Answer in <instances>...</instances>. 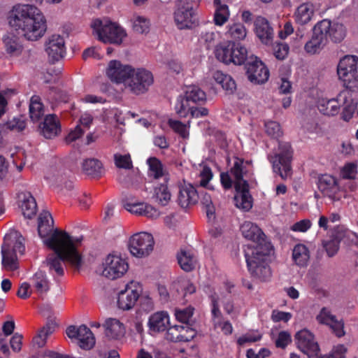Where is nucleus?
<instances>
[{"instance_id":"30","label":"nucleus","mask_w":358,"mask_h":358,"mask_svg":"<svg viewBox=\"0 0 358 358\" xmlns=\"http://www.w3.org/2000/svg\"><path fill=\"white\" fill-rule=\"evenodd\" d=\"M126 210L131 213L138 215H144L152 219L157 218L159 215V213L156 208L143 202L127 203Z\"/></svg>"},{"instance_id":"32","label":"nucleus","mask_w":358,"mask_h":358,"mask_svg":"<svg viewBox=\"0 0 358 358\" xmlns=\"http://www.w3.org/2000/svg\"><path fill=\"white\" fill-rule=\"evenodd\" d=\"M31 282L38 296L43 299L50 289V282L45 272L38 271L31 279Z\"/></svg>"},{"instance_id":"15","label":"nucleus","mask_w":358,"mask_h":358,"mask_svg":"<svg viewBox=\"0 0 358 358\" xmlns=\"http://www.w3.org/2000/svg\"><path fill=\"white\" fill-rule=\"evenodd\" d=\"M70 338H76L78 346L85 350L92 349L95 345V338L92 331L85 324L77 327L71 325L66 330Z\"/></svg>"},{"instance_id":"20","label":"nucleus","mask_w":358,"mask_h":358,"mask_svg":"<svg viewBox=\"0 0 358 358\" xmlns=\"http://www.w3.org/2000/svg\"><path fill=\"white\" fill-rule=\"evenodd\" d=\"M317 188L324 196L335 199L339 190L338 181L335 177L329 174H322L318 176Z\"/></svg>"},{"instance_id":"17","label":"nucleus","mask_w":358,"mask_h":358,"mask_svg":"<svg viewBox=\"0 0 358 358\" xmlns=\"http://www.w3.org/2000/svg\"><path fill=\"white\" fill-rule=\"evenodd\" d=\"M134 68L128 64H122L120 61L112 60L109 62L106 75L113 83H122L129 79Z\"/></svg>"},{"instance_id":"19","label":"nucleus","mask_w":358,"mask_h":358,"mask_svg":"<svg viewBox=\"0 0 358 358\" xmlns=\"http://www.w3.org/2000/svg\"><path fill=\"white\" fill-rule=\"evenodd\" d=\"M45 50L52 63L63 58L66 54L64 38L60 35H52L46 44Z\"/></svg>"},{"instance_id":"5","label":"nucleus","mask_w":358,"mask_h":358,"mask_svg":"<svg viewBox=\"0 0 358 358\" xmlns=\"http://www.w3.org/2000/svg\"><path fill=\"white\" fill-rule=\"evenodd\" d=\"M25 250L24 238L20 235L15 239H11L10 236H5L1 245V264L7 271H13L19 268L17 253L23 255Z\"/></svg>"},{"instance_id":"56","label":"nucleus","mask_w":358,"mask_h":358,"mask_svg":"<svg viewBox=\"0 0 358 358\" xmlns=\"http://www.w3.org/2000/svg\"><path fill=\"white\" fill-rule=\"evenodd\" d=\"M289 45L284 43H276L273 46V55L279 60L285 59L289 53Z\"/></svg>"},{"instance_id":"52","label":"nucleus","mask_w":358,"mask_h":358,"mask_svg":"<svg viewBox=\"0 0 358 358\" xmlns=\"http://www.w3.org/2000/svg\"><path fill=\"white\" fill-rule=\"evenodd\" d=\"M323 248H324L328 257L335 256L340 248V241L337 238H331L327 241H323Z\"/></svg>"},{"instance_id":"48","label":"nucleus","mask_w":358,"mask_h":358,"mask_svg":"<svg viewBox=\"0 0 358 358\" xmlns=\"http://www.w3.org/2000/svg\"><path fill=\"white\" fill-rule=\"evenodd\" d=\"M233 49L234 51H233V55H231V63L235 65H245L250 57L248 56L247 49L240 43H234V47Z\"/></svg>"},{"instance_id":"61","label":"nucleus","mask_w":358,"mask_h":358,"mask_svg":"<svg viewBox=\"0 0 358 358\" xmlns=\"http://www.w3.org/2000/svg\"><path fill=\"white\" fill-rule=\"evenodd\" d=\"M357 173V166L355 163L346 164L341 170V175L344 179H354Z\"/></svg>"},{"instance_id":"18","label":"nucleus","mask_w":358,"mask_h":358,"mask_svg":"<svg viewBox=\"0 0 358 358\" xmlns=\"http://www.w3.org/2000/svg\"><path fill=\"white\" fill-rule=\"evenodd\" d=\"M320 323L329 326L333 333L338 338L345 335L344 322L343 320H338L336 317L331 313L326 307H323L316 317Z\"/></svg>"},{"instance_id":"64","label":"nucleus","mask_w":358,"mask_h":358,"mask_svg":"<svg viewBox=\"0 0 358 358\" xmlns=\"http://www.w3.org/2000/svg\"><path fill=\"white\" fill-rule=\"evenodd\" d=\"M292 316L290 313L274 310L271 314V320L274 322L280 321L287 322L292 318Z\"/></svg>"},{"instance_id":"49","label":"nucleus","mask_w":358,"mask_h":358,"mask_svg":"<svg viewBox=\"0 0 358 358\" xmlns=\"http://www.w3.org/2000/svg\"><path fill=\"white\" fill-rule=\"evenodd\" d=\"M190 103L185 96H180L178 98L175 105V110L180 117H185L189 114H191L193 106H191Z\"/></svg>"},{"instance_id":"47","label":"nucleus","mask_w":358,"mask_h":358,"mask_svg":"<svg viewBox=\"0 0 358 358\" xmlns=\"http://www.w3.org/2000/svg\"><path fill=\"white\" fill-rule=\"evenodd\" d=\"M147 164L148 165V174L150 176H152L155 179H158L161 177L163 178L164 176L163 164L162 162L155 157H149L147 159Z\"/></svg>"},{"instance_id":"9","label":"nucleus","mask_w":358,"mask_h":358,"mask_svg":"<svg viewBox=\"0 0 358 358\" xmlns=\"http://www.w3.org/2000/svg\"><path fill=\"white\" fill-rule=\"evenodd\" d=\"M154 83V77L151 71L139 68L134 69L127 85L129 90L136 95L147 92Z\"/></svg>"},{"instance_id":"28","label":"nucleus","mask_w":358,"mask_h":358,"mask_svg":"<svg viewBox=\"0 0 358 358\" xmlns=\"http://www.w3.org/2000/svg\"><path fill=\"white\" fill-rule=\"evenodd\" d=\"M20 208L23 215L29 219L32 218L37 212V204L34 197L29 192H22L18 194Z\"/></svg>"},{"instance_id":"38","label":"nucleus","mask_w":358,"mask_h":358,"mask_svg":"<svg viewBox=\"0 0 358 358\" xmlns=\"http://www.w3.org/2000/svg\"><path fill=\"white\" fill-rule=\"evenodd\" d=\"M248 164V161H245L242 158H235L233 166L230 169V173L235 180L234 186L237 185V184L241 185L242 182H248L246 180L243 179V176L244 175H246L248 172L245 164Z\"/></svg>"},{"instance_id":"40","label":"nucleus","mask_w":358,"mask_h":358,"mask_svg":"<svg viewBox=\"0 0 358 358\" xmlns=\"http://www.w3.org/2000/svg\"><path fill=\"white\" fill-rule=\"evenodd\" d=\"M3 41L7 53L12 56H17L21 54L23 47L19 37L13 33H9L3 37Z\"/></svg>"},{"instance_id":"34","label":"nucleus","mask_w":358,"mask_h":358,"mask_svg":"<svg viewBox=\"0 0 358 358\" xmlns=\"http://www.w3.org/2000/svg\"><path fill=\"white\" fill-rule=\"evenodd\" d=\"M82 169L85 175L94 178H100L103 173L101 162L95 158L85 159L82 164Z\"/></svg>"},{"instance_id":"42","label":"nucleus","mask_w":358,"mask_h":358,"mask_svg":"<svg viewBox=\"0 0 358 358\" xmlns=\"http://www.w3.org/2000/svg\"><path fill=\"white\" fill-rule=\"evenodd\" d=\"M55 327L56 324L54 322L48 321L33 338L34 345L38 348H43L46 343L48 337L55 331Z\"/></svg>"},{"instance_id":"2","label":"nucleus","mask_w":358,"mask_h":358,"mask_svg":"<svg viewBox=\"0 0 358 358\" xmlns=\"http://www.w3.org/2000/svg\"><path fill=\"white\" fill-rule=\"evenodd\" d=\"M83 241V236L74 238L67 232L55 229L51 236L45 241V245L54 251L48 255L46 264L49 272L54 275H64L63 263L69 262L73 267L79 269L82 257L77 247Z\"/></svg>"},{"instance_id":"16","label":"nucleus","mask_w":358,"mask_h":358,"mask_svg":"<svg viewBox=\"0 0 358 358\" xmlns=\"http://www.w3.org/2000/svg\"><path fill=\"white\" fill-rule=\"evenodd\" d=\"M141 287L136 286V283L131 282L127 284L124 290L118 294L117 306L119 308L127 310L132 308L136 304L140 296Z\"/></svg>"},{"instance_id":"11","label":"nucleus","mask_w":358,"mask_h":358,"mask_svg":"<svg viewBox=\"0 0 358 358\" xmlns=\"http://www.w3.org/2000/svg\"><path fill=\"white\" fill-rule=\"evenodd\" d=\"M245 69L248 79L253 84H264L268 80V69L259 58L253 55L248 59Z\"/></svg>"},{"instance_id":"39","label":"nucleus","mask_w":358,"mask_h":358,"mask_svg":"<svg viewBox=\"0 0 358 358\" xmlns=\"http://www.w3.org/2000/svg\"><path fill=\"white\" fill-rule=\"evenodd\" d=\"M213 4L215 7L213 22L217 26H222L229 18V7L227 4L222 3L221 0H213Z\"/></svg>"},{"instance_id":"57","label":"nucleus","mask_w":358,"mask_h":358,"mask_svg":"<svg viewBox=\"0 0 358 358\" xmlns=\"http://www.w3.org/2000/svg\"><path fill=\"white\" fill-rule=\"evenodd\" d=\"M180 334L184 337L181 338L182 342H189L196 335V331L192 327V324L180 325Z\"/></svg>"},{"instance_id":"10","label":"nucleus","mask_w":358,"mask_h":358,"mask_svg":"<svg viewBox=\"0 0 358 358\" xmlns=\"http://www.w3.org/2000/svg\"><path fill=\"white\" fill-rule=\"evenodd\" d=\"M154 244V239L150 234L141 232L129 238L128 247L133 256L141 258L148 256L153 250Z\"/></svg>"},{"instance_id":"23","label":"nucleus","mask_w":358,"mask_h":358,"mask_svg":"<svg viewBox=\"0 0 358 358\" xmlns=\"http://www.w3.org/2000/svg\"><path fill=\"white\" fill-rule=\"evenodd\" d=\"M255 31L261 41L268 45L271 43L273 37V29L269 22L264 17L258 16L254 22Z\"/></svg>"},{"instance_id":"51","label":"nucleus","mask_w":358,"mask_h":358,"mask_svg":"<svg viewBox=\"0 0 358 358\" xmlns=\"http://www.w3.org/2000/svg\"><path fill=\"white\" fill-rule=\"evenodd\" d=\"M150 22L142 16H136L133 20V29L139 34H144L149 31Z\"/></svg>"},{"instance_id":"31","label":"nucleus","mask_w":358,"mask_h":358,"mask_svg":"<svg viewBox=\"0 0 358 358\" xmlns=\"http://www.w3.org/2000/svg\"><path fill=\"white\" fill-rule=\"evenodd\" d=\"M103 327L105 334L109 339L117 340L124 334V327L118 320L108 318L106 320Z\"/></svg>"},{"instance_id":"25","label":"nucleus","mask_w":358,"mask_h":358,"mask_svg":"<svg viewBox=\"0 0 358 358\" xmlns=\"http://www.w3.org/2000/svg\"><path fill=\"white\" fill-rule=\"evenodd\" d=\"M169 325V316L165 311L152 314L148 319V326L151 334L163 332Z\"/></svg>"},{"instance_id":"4","label":"nucleus","mask_w":358,"mask_h":358,"mask_svg":"<svg viewBox=\"0 0 358 358\" xmlns=\"http://www.w3.org/2000/svg\"><path fill=\"white\" fill-rule=\"evenodd\" d=\"M173 15L179 30H192L199 26L194 0L177 1Z\"/></svg>"},{"instance_id":"45","label":"nucleus","mask_w":358,"mask_h":358,"mask_svg":"<svg viewBox=\"0 0 358 358\" xmlns=\"http://www.w3.org/2000/svg\"><path fill=\"white\" fill-rule=\"evenodd\" d=\"M184 96L192 103H203L206 100V93L196 85L187 87Z\"/></svg>"},{"instance_id":"54","label":"nucleus","mask_w":358,"mask_h":358,"mask_svg":"<svg viewBox=\"0 0 358 358\" xmlns=\"http://www.w3.org/2000/svg\"><path fill=\"white\" fill-rule=\"evenodd\" d=\"M266 133L273 138H278L282 134L280 125L275 121H268L265 123Z\"/></svg>"},{"instance_id":"29","label":"nucleus","mask_w":358,"mask_h":358,"mask_svg":"<svg viewBox=\"0 0 358 358\" xmlns=\"http://www.w3.org/2000/svg\"><path fill=\"white\" fill-rule=\"evenodd\" d=\"M317 24L313 28V36L311 38L306 42L304 49L309 54H315L320 52L327 44L322 33H320V29L317 30Z\"/></svg>"},{"instance_id":"35","label":"nucleus","mask_w":358,"mask_h":358,"mask_svg":"<svg viewBox=\"0 0 358 358\" xmlns=\"http://www.w3.org/2000/svg\"><path fill=\"white\" fill-rule=\"evenodd\" d=\"M292 260L299 267H305L310 259V250L308 248L302 243L294 245L292 250Z\"/></svg>"},{"instance_id":"6","label":"nucleus","mask_w":358,"mask_h":358,"mask_svg":"<svg viewBox=\"0 0 358 358\" xmlns=\"http://www.w3.org/2000/svg\"><path fill=\"white\" fill-rule=\"evenodd\" d=\"M92 27L96 32L99 41L104 43H114L120 45L127 34L123 28L110 20H106L103 23L99 19L92 22Z\"/></svg>"},{"instance_id":"46","label":"nucleus","mask_w":358,"mask_h":358,"mask_svg":"<svg viewBox=\"0 0 358 358\" xmlns=\"http://www.w3.org/2000/svg\"><path fill=\"white\" fill-rule=\"evenodd\" d=\"M44 115L43 105L38 96H33L30 100L29 116L33 122H38Z\"/></svg>"},{"instance_id":"24","label":"nucleus","mask_w":358,"mask_h":358,"mask_svg":"<svg viewBox=\"0 0 358 358\" xmlns=\"http://www.w3.org/2000/svg\"><path fill=\"white\" fill-rule=\"evenodd\" d=\"M41 129L42 135L45 138L52 139L57 136L61 132V124L57 116L55 114L46 115Z\"/></svg>"},{"instance_id":"3","label":"nucleus","mask_w":358,"mask_h":358,"mask_svg":"<svg viewBox=\"0 0 358 358\" xmlns=\"http://www.w3.org/2000/svg\"><path fill=\"white\" fill-rule=\"evenodd\" d=\"M8 23L18 34L27 40L36 41L47 30L46 19L36 6L29 4L15 6L10 13Z\"/></svg>"},{"instance_id":"43","label":"nucleus","mask_w":358,"mask_h":358,"mask_svg":"<svg viewBox=\"0 0 358 358\" xmlns=\"http://www.w3.org/2000/svg\"><path fill=\"white\" fill-rule=\"evenodd\" d=\"M314 13L313 5L302 3L296 9L295 13L296 22L300 24H307L310 21Z\"/></svg>"},{"instance_id":"26","label":"nucleus","mask_w":358,"mask_h":358,"mask_svg":"<svg viewBox=\"0 0 358 358\" xmlns=\"http://www.w3.org/2000/svg\"><path fill=\"white\" fill-rule=\"evenodd\" d=\"M198 199L199 194L192 185L189 184L180 187L177 202L181 208H185L194 205L197 203Z\"/></svg>"},{"instance_id":"33","label":"nucleus","mask_w":358,"mask_h":358,"mask_svg":"<svg viewBox=\"0 0 358 358\" xmlns=\"http://www.w3.org/2000/svg\"><path fill=\"white\" fill-rule=\"evenodd\" d=\"M169 178L165 176L163 178V182L157 184L154 187L153 197L159 204L165 206H166L171 198V194L168 187Z\"/></svg>"},{"instance_id":"37","label":"nucleus","mask_w":358,"mask_h":358,"mask_svg":"<svg viewBox=\"0 0 358 358\" xmlns=\"http://www.w3.org/2000/svg\"><path fill=\"white\" fill-rule=\"evenodd\" d=\"M213 79L215 81L220 85L222 89L229 94H232L236 90V84L232 77L224 73L221 71H216L213 73Z\"/></svg>"},{"instance_id":"50","label":"nucleus","mask_w":358,"mask_h":358,"mask_svg":"<svg viewBox=\"0 0 358 358\" xmlns=\"http://www.w3.org/2000/svg\"><path fill=\"white\" fill-rule=\"evenodd\" d=\"M194 308L189 306L183 309H176L175 316L176 320L185 324H190L189 321L193 316Z\"/></svg>"},{"instance_id":"53","label":"nucleus","mask_w":358,"mask_h":358,"mask_svg":"<svg viewBox=\"0 0 358 358\" xmlns=\"http://www.w3.org/2000/svg\"><path fill=\"white\" fill-rule=\"evenodd\" d=\"M114 162L115 166L119 169H131L133 168V163L129 154L127 155H114Z\"/></svg>"},{"instance_id":"21","label":"nucleus","mask_w":358,"mask_h":358,"mask_svg":"<svg viewBox=\"0 0 358 358\" xmlns=\"http://www.w3.org/2000/svg\"><path fill=\"white\" fill-rule=\"evenodd\" d=\"M338 100H341V106H343L341 118L345 122H349L357 108L358 101L352 97L350 92L347 90L338 94Z\"/></svg>"},{"instance_id":"63","label":"nucleus","mask_w":358,"mask_h":358,"mask_svg":"<svg viewBox=\"0 0 358 358\" xmlns=\"http://www.w3.org/2000/svg\"><path fill=\"white\" fill-rule=\"evenodd\" d=\"M85 133V130L80 125H77L73 130H71L66 136L65 141L67 143H71L80 138Z\"/></svg>"},{"instance_id":"1","label":"nucleus","mask_w":358,"mask_h":358,"mask_svg":"<svg viewBox=\"0 0 358 358\" xmlns=\"http://www.w3.org/2000/svg\"><path fill=\"white\" fill-rule=\"evenodd\" d=\"M242 235L252 243L244 250L247 266L251 275L262 281L271 275L269 266L273 245L266 240V236L259 227L251 222L241 226Z\"/></svg>"},{"instance_id":"58","label":"nucleus","mask_w":358,"mask_h":358,"mask_svg":"<svg viewBox=\"0 0 358 358\" xmlns=\"http://www.w3.org/2000/svg\"><path fill=\"white\" fill-rule=\"evenodd\" d=\"M347 348L344 345L335 346L329 355H320L317 358H345Z\"/></svg>"},{"instance_id":"8","label":"nucleus","mask_w":358,"mask_h":358,"mask_svg":"<svg viewBox=\"0 0 358 358\" xmlns=\"http://www.w3.org/2000/svg\"><path fill=\"white\" fill-rule=\"evenodd\" d=\"M293 150L289 143L278 142V152L271 157L270 162L273 164L274 172L278 173L282 180H286L292 175V160Z\"/></svg>"},{"instance_id":"44","label":"nucleus","mask_w":358,"mask_h":358,"mask_svg":"<svg viewBox=\"0 0 358 358\" xmlns=\"http://www.w3.org/2000/svg\"><path fill=\"white\" fill-rule=\"evenodd\" d=\"M225 35L227 38L234 41L243 40L246 37L247 31L241 22H234L227 25Z\"/></svg>"},{"instance_id":"12","label":"nucleus","mask_w":358,"mask_h":358,"mask_svg":"<svg viewBox=\"0 0 358 358\" xmlns=\"http://www.w3.org/2000/svg\"><path fill=\"white\" fill-rule=\"evenodd\" d=\"M297 348L308 358H317L320 352V346L314 335L308 329H302L295 335Z\"/></svg>"},{"instance_id":"55","label":"nucleus","mask_w":358,"mask_h":358,"mask_svg":"<svg viewBox=\"0 0 358 358\" xmlns=\"http://www.w3.org/2000/svg\"><path fill=\"white\" fill-rule=\"evenodd\" d=\"M201 204L203 206L208 219L215 217V207L213 204L211 196L209 194L205 192L202 194L201 199Z\"/></svg>"},{"instance_id":"41","label":"nucleus","mask_w":358,"mask_h":358,"mask_svg":"<svg viewBox=\"0 0 358 358\" xmlns=\"http://www.w3.org/2000/svg\"><path fill=\"white\" fill-rule=\"evenodd\" d=\"M234 43L233 41H227L217 46L215 50L216 58L227 64L231 63Z\"/></svg>"},{"instance_id":"13","label":"nucleus","mask_w":358,"mask_h":358,"mask_svg":"<svg viewBox=\"0 0 358 358\" xmlns=\"http://www.w3.org/2000/svg\"><path fill=\"white\" fill-rule=\"evenodd\" d=\"M129 265L125 259L120 256L109 255L103 263V275L115 280L122 277L128 270Z\"/></svg>"},{"instance_id":"22","label":"nucleus","mask_w":358,"mask_h":358,"mask_svg":"<svg viewBox=\"0 0 358 358\" xmlns=\"http://www.w3.org/2000/svg\"><path fill=\"white\" fill-rule=\"evenodd\" d=\"M234 188L236 192L234 198L236 206L248 211L252 207V198L250 194L248 182H243L241 185L237 184Z\"/></svg>"},{"instance_id":"14","label":"nucleus","mask_w":358,"mask_h":358,"mask_svg":"<svg viewBox=\"0 0 358 358\" xmlns=\"http://www.w3.org/2000/svg\"><path fill=\"white\" fill-rule=\"evenodd\" d=\"M317 29H320V31L323 34L327 41L330 39L334 43H340L346 36V29L343 24L328 19L318 22Z\"/></svg>"},{"instance_id":"62","label":"nucleus","mask_w":358,"mask_h":358,"mask_svg":"<svg viewBox=\"0 0 358 358\" xmlns=\"http://www.w3.org/2000/svg\"><path fill=\"white\" fill-rule=\"evenodd\" d=\"M291 342L292 338L290 334L286 331H282L279 332L275 344L277 348L285 349Z\"/></svg>"},{"instance_id":"7","label":"nucleus","mask_w":358,"mask_h":358,"mask_svg":"<svg viewBox=\"0 0 358 358\" xmlns=\"http://www.w3.org/2000/svg\"><path fill=\"white\" fill-rule=\"evenodd\" d=\"M337 73L343 86L350 91L354 90L358 83V57L345 55L341 58L337 66Z\"/></svg>"},{"instance_id":"27","label":"nucleus","mask_w":358,"mask_h":358,"mask_svg":"<svg viewBox=\"0 0 358 358\" xmlns=\"http://www.w3.org/2000/svg\"><path fill=\"white\" fill-rule=\"evenodd\" d=\"M317 107L324 115L333 117L338 115L341 110V100H338V94L334 99L322 98L318 99Z\"/></svg>"},{"instance_id":"36","label":"nucleus","mask_w":358,"mask_h":358,"mask_svg":"<svg viewBox=\"0 0 358 358\" xmlns=\"http://www.w3.org/2000/svg\"><path fill=\"white\" fill-rule=\"evenodd\" d=\"M177 259L180 268L186 272L193 271L196 266V259L190 250L181 249L177 255Z\"/></svg>"},{"instance_id":"59","label":"nucleus","mask_w":358,"mask_h":358,"mask_svg":"<svg viewBox=\"0 0 358 358\" xmlns=\"http://www.w3.org/2000/svg\"><path fill=\"white\" fill-rule=\"evenodd\" d=\"M181 338L183 337L180 334V325L171 326L166 329V340L171 342L179 343L182 342Z\"/></svg>"},{"instance_id":"60","label":"nucleus","mask_w":358,"mask_h":358,"mask_svg":"<svg viewBox=\"0 0 358 358\" xmlns=\"http://www.w3.org/2000/svg\"><path fill=\"white\" fill-rule=\"evenodd\" d=\"M5 127L7 129L10 131H15L17 132L23 131L26 127V122L21 118L14 117L13 120L8 121Z\"/></svg>"}]
</instances>
